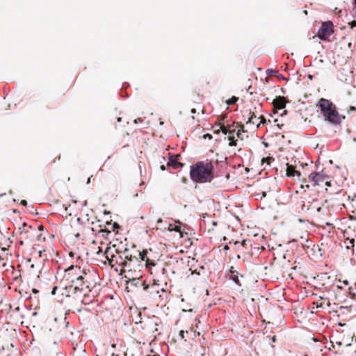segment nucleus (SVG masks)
<instances>
[{"instance_id": "nucleus-31", "label": "nucleus", "mask_w": 356, "mask_h": 356, "mask_svg": "<svg viewBox=\"0 0 356 356\" xmlns=\"http://www.w3.org/2000/svg\"><path fill=\"white\" fill-rule=\"evenodd\" d=\"M277 76L278 78L282 79H285V78L284 77V76H283V75H282V74H277V76Z\"/></svg>"}, {"instance_id": "nucleus-37", "label": "nucleus", "mask_w": 356, "mask_h": 356, "mask_svg": "<svg viewBox=\"0 0 356 356\" xmlns=\"http://www.w3.org/2000/svg\"><path fill=\"white\" fill-rule=\"evenodd\" d=\"M316 307H323V305L322 304L318 305V303H316Z\"/></svg>"}, {"instance_id": "nucleus-10", "label": "nucleus", "mask_w": 356, "mask_h": 356, "mask_svg": "<svg viewBox=\"0 0 356 356\" xmlns=\"http://www.w3.org/2000/svg\"><path fill=\"white\" fill-rule=\"evenodd\" d=\"M248 115L249 117L247 121V124L250 123L255 124L257 128L261 126V121H259V117H257V115L254 113H252L251 111H249Z\"/></svg>"}, {"instance_id": "nucleus-8", "label": "nucleus", "mask_w": 356, "mask_h": 356, "mask_svg": "<svg viewBox=\"0 0 356 356\" xmlns=\"http://www.w3.org/2000/svg\"><path fill=\"white\" fill-rule=\"evenodd\" d=\"M179 155H170L167 162V165L168 167H172L174 169L179 168L183 166V164L178 161Z\"/></svg>"}, {"instance_id": "nucleus-30", "label": "nucleus", "mask_w": 356, "mask_h": 356, "mask_svg": "<svg viewBox=\"0 0 356 356\" xmlns=\"http://www.w3.org/2000/svg\"><path fill=\"white\" fill-rule=\"evenodd\" d=\"M57 289H58V288H57V286H54V287L52 289L51 293H52L53 295H54V294L56 293V291Z\"/></svg>"}, {"instance_id": "nucleus-15", "label": "nucleus", "mask_w": 356, "mask_h": 356, "mask_svg": "<svg viewBox=\"0 0 356 356\" xmlns=\"http://www.w3.org/2000/svg\"><path fill=\"white\" fill-rule=\"evenodd\" d=\"M133 249H135L134 247L131 249H129L127 248H125L124 250L120 251L118 250H116L118 254H124L126 256H129L131 252H133Z\"/></svg>"}, {"instance_id": "nucleus-2", "label": "nucleus", "mask_w": 356, "mask_h": 356, "mask_svg": "<svg viewBox=\"0 0 356 356\" xmlns=\"http://www.w3.org/2000/svg\"><path fill=\"white\" fill-rule=\"evenodd\" d=\"M317 106L325 120L332 125L339 126L346 117L339 114L336 106L329 99L321 98Z\"/></svg>"}, {"instance_id": "nucleus-51", "label": "nucleus", "mask_w": 356, "mask_h": 356, "mask_svg": "<svg viewBox=\"0 0 356 356\" xmlns=\"http://www.w3.org/2000/svg\"><path fill=\"white\" fill-rule=\"evenodd\" d=\"M230 272H231V273H234L233 267H232V268H231Z\"/></svg>"}, {"instance_id": "nucleus-13", "label": "nucleus", "mask_w": 356, "mask_h": 356, "mask_svg": "<svg viewBox=\"0 0 356 356\" xmlns=\"http://www.w3.org/2000/svg\"><path fill=\"white\" fill-rule=\"evenodd\" d=\"M138 258L141 261H146V265H150V261L147 257V252L143 250V252L139 251V254H137V259Z\"/></svg>"}, {"instance_id": "nucleus-46", "label": "nucleus", "mask_w": 356, "mask_h": 356, "mask_svg": "<svg viewBox=\"0 0 356 356\" xmlns=\"http://www.w3.org/2000/svg\"><path fill=\"white\" fill-rule=\"evenodd\" d=\"M83 206H86L87 205V201H84L83 204Z\"/></svg>"}, {"instance_id": "nucleus-45", "label": "nucleus", "mask_w": 356, "mask_h": 356, "mask_svg": "<svg viewBox=\"0 0 356 356\" xmlns=\"http://www.w3.org/2000/svg\"><path fill=\"white\" fill-rule=\"evenodd\" d=\"M264 145L265 147H268V143H265V142H264Z\"/></svg>"}, {"instance_id": "nucleus-28", "label": "nucleus", "mask_w": 356, "mask_h": 356, "mask_svg": "<svg viewBox=\"0 0 356 356\" xmlns=\"http://www.w3.org/2000/svg\"><path fill=\"white\" fill-rule=\"evenodd\" d=\"M204 268V266H201L200 267L199 270H197V269L195 270L194 273H197V274L200 275V271H201V270H203ZM192 273H193V272Z\"/></svg>"}, {"instance_id": "nucleus-5", "label": "nucleus", "mask_w": 356, "mask_h": 356, "mask_svg": "<svg viewBox=\"0 0 356 356\" xmlns=\"http://www.w3.org/2000/svg\"><path fill=\"white\" fill-rule=\"evenodd\" d=\"M137 254H139V251L136 249H133V252H131L129 256L120 254L119 258L120 259L121 266L124 268L131 270V263L138 262Z\"/></svg>"}, {"instance_id": "nucleus-24", "label": "nucleus", "mask_w": 356, "mask_h": 356, "mask_svg": "<svg viewBox=\"0 0 356 356\" xmlns=\"http://www.w3.org/2000/svg\"><path fill=\"white\" fill-rule=\"evenodd\" d=\"M203 138L204 139H209V140H211L213 137H212V135L210 134H206L203 136Z\"/></svg>"}, {"instance_id": "nucleus-43", "label": "nucleus", "mask_w": 356, "mask_h": 356, "mask_svg": "<svg viewBox=\"0 0 356 356\" xmlns=\"http://www.w3.org/2000/svg\"><path fill=\"white\" fill-rule=\"evenodd\" d=\"M121 120H122V118H118V122H121Z\"/></svg>"}, {"instance_id": "nucleus-11", "label": "nucleus", "mask_w": 356, "mask_h": 356, "mask_svg": "<svg viewBox=\"0 0 356 356\" xmlns=\"http://www.w3.org/2000/svg\"><path fill=\"white\" fill-rule=\"evenodd\" d=\"M309 177L314 182V185L318 184L320 181H323L324 178V175L321 172H312Z\"/></svg>"}, {"instance_id": "nucleus-3", "label": "nucleus", "mask_w": 356, "mask_h": 356, "mask_svg": "<svg viewBox=\"0 0 356 356\" xmlns=\"http://www.w3.org/2000/svg\"><path fill=\"white\" fill-rule=\"evenodd\" d=\"M213 165L211 163L197 162L191 167L190 176L197 183L211 182L213 178Z\"/></svg>"}, {"instance_id": "nucleus-34", "label": "nucleus", "mask_w": 356, "mask_h": 356, "mask_svg": "<svg viewBox=\"0 0 356 356\" xmlns=\"http://www.w3.org/2000/svg\"><path fill=\"white\" fill-rule=\"evenodd\" d=\"M271 341H272L273 342H275V341H276V337H275V336L272 337H271Z\"/></svg>"}, {"instance_id": "nucleus-14", "label": "nucleus", "mask_w": 356, "mask_h": 356, "mask_svg": "<svg viewBox=\"0 0 356 356\" xmlns=\"http://www.w3.org/2000/svg\"><path fill=\"white\" fill-rule=\"evenodd\" d=\"M316 202V200H314L312 202H308V203H309V206H307L305 203H303L301 207L302 210L305 212L309 211L312 209V207H314L313 204H314Z\"/></svg>"}, {"instance_id": "nucleus-49", "label": "nucleus", "mask_w": 356, "mask_h": 356, "mask_svg": "<svg viewBox=\"0 0 356 356\" xmlns=\"http://www.w3.org/2000/svg\"><path fill=\"white\" fill-rule=\"evenodd\" d=\"M343 283H344L345 284H348V282L347 280H345V281L343 282Z\"/></svg>"}, {"instance_id": "nucleus-12", "label": "nucleus", "mask_w": 356, "mask_h": 356, "mask_svg": "<svg viewBox=\"0 0 356 356\" xmlns=\"http://www.w3.org/2000/svg\"><path fill=\"white\" fill-rule=\"evenodd\" d=\"M286 175L289 177L294 176L300 177L301 174L299 171L296 170L293 165H287Z\"/></svg>"}, {"instance_id": "nucleus-29", "label": "nucleus", "mask_w": 356, "mask_h": 356, "mask_svg": "<svg viewBox=\"0 0 356 356\" xmlns=\"http://www.w3.org/2000/svg\"><path fill=\"white\" fill-rule=\"evenodd\" d=\"M20 204H21L22 205H23V206H26V205H27V204H28V202H27V201H26V200H21Z\"/></svg>"}, {"instance_id": "nucleus-4", "label": "nucleus", "mask_w": 356, "mask_h": 356, "mask_svg": "<svg viewBox=\"0 0 356 356\" xmlns=\"http://www.w3.org/2000/svg\"><path fill=\"white\" fill-rule=\"evenodd\" d=\"M333 23L331 21L323 22L317 35L322 40H327L334 32Z\"/></svg>"}, {"instance_id": "nucleus-9", "label": "nucleus", "mask_w": 356, "mask_h": 356, "mask_svg": "<svg viewBox=\"0 0 356 356\" xmlns=\"http://www.w3.org/2000/svg\"><path fill=\"white\" fill-rule=\"evenodd\" d=\"M273 104L275 108L278 109H283L286 106V100L284 97L278 96L274 99Z\"/></svg>"}, {"instance_id": "nucleus-50", "label": "nucleus", "mask_w": 356, "mask_h": 356, "mask_svg": "<svg viewBox=\"0 0 356 356\" xmlns=\"http://www.w3.org/2000/svg\"><path fill=\"white\" fill-rule=\"evenodd\" d=\"M266 193L265 192H264V193H263V194H262V196H263V197H265V196H266Z\"/></svg>"}, {"instance_id": "nucleus-23", "label": "nucleus", "mask_w": 356, "mask_h": 356, "mask_svg": "<svg viewBox=\"0 0 356 356\" xmlns=\"http://www.w3.org/2000/svg\"><path fill=\"white\" fill-rule=\"evenodd\" d=\"M232 280L237 284H239V279L238 277V276L236 275H234L232 276Z\"/></svg>"}, {"instance_id": "nucleus-25", "label": "nucleus", "mask_w": 356, "mask_h": 356, "mask_svg": "<svg viewBox=\"0 0 356 356\" xmlns=\"http://www.w3.org/2000/svg\"><path fill=\"white\" fill-rule=\"evenodd\" d=\"M349 25L351 29L356 27V20H353L351 22L349 23Z\"/></svg>"}, {"instance_id": "nucleus-40", "label": "nucleus", "mask_w": 356, "mask_h": 356, "mask_svg": "<svg viewBox=\"0 0 356 356\" xmlns=\"http://www.w3.org/2000/svg\"><path fill=\"white\" fill-rule=\"evenodd\" d=\"M90 179H91V177H89L88 179L87 184H90Z\"/></svg>"}, {"instance_id": "nucleus-41", "label": "nucleus", "mask_w": 356, "mask_h": 356, "mask_svg": "<svg viewBox=\"0 0 356 356\" xmlns=\"http://www.w3.org/2000/svg\"><path fill=\"white\" fill-rule=\"evenodd\" d=\"M180 334L181 335V337L184 338V331H181Z\"/></svg>"}, {"instance_id": "nucleus-21", "label": "nucleus", "mask_w": 356, "mask_h": 356, "mask_svg": "<svg viewBox=\"0 0 356 356\" xmlns=\"http://www.w3.org/2000/svg\"><path fill=\"white\" fill-rule=\"evenodd\" d=\"M316 202H317V201H316L315 203H316ZM314 207H312V209H316V211H317L318 213H321V212H322V210H323V209H322V207H320V206H318V207H317L316 204H313V207H314Z\"/></svg>"}, {"instance_id": "nucleus-47", "label": "nucleus", "mask_w": 356, "mask_h": 356, "mask_svg": "<svg viewBox=\"0 0 356 356\" xmlns=\"http://www.w3.org/2000/svg\"><path fill=\"white\" fill-rule=\"evenodd\" d=\"M138 120H140V119H136V120H134V122H135V123H138Z\"/></svg>"}, {"instance_id": "nucleus-19", "label": "nucleus", "mask_w": 356, "mask_h": 356, "mask_svg": "<svg viewBox=\"0 0 356 356\" xmlns=\"http://www.w3.org/2000/svg\"><path fill=\"white\" fill-rule=\"evenodd\" d=\"M229 146H236V145L237 140L234 139V136H229Z\"/></svg>"}, {"instance_id": "nucleus-52", "label": "nucleus", "mask_w": 356, "mask_h": 356, "mask_svg": "<svg viewBox=\"0 0 356 356\" xmlns=\"http://www.w3.org/2000/svg\"><path fill=\"white\" fill-rule=\"evenodd\" d=\"M326 185H327V186H330V182L327 181V182H326Z\"/></svg>"}, {"instance_id": "nucleus-7", "label": "nucleus", "mask_w": 356, "mask_h": 356, "mask_svg": "<svg viewBox=\"0 0 356 356\" xmlns=\"http://www.w3.org/2000/svg\"><path fill=\"white\" fill-rule=\"evenodd\" d=\"M32 229L31 225H28L26 222H23L22 226L19 227L20 235L25 239L31 237L29 235L31 230Z\"/></svg>"}, {"instance_id": "nucleus-20", "label": "nucleus", "mask_w": 356, "mask_h": 356, "mask_svg": "<svg viewBox=\"0 0 356 356\" xmlns=\"http://www.w3.org/2000/svg\"><path fill=\"white\" fill-rule=\"evenodd\" d=\"M218 126L220 127V129L221 130V131L224 134H227L229 133V129L225 127L224 125H222L221 124H219Z\"/></svg>"}, {"instance_id": "nucleus-32", "label": "nucleus", "mask_w": 356, "mask_h": 356, "mask_svg": "<svg viewBox=\"0 0 356 356\" xmlns=\"http://www.w3.org/2000/svg\"><path fill=\"white\" fill-rule=\"evenodd\" d=\"M191 113L192 114H195V113H196V110H195V108H192V109L191 110Z\"/></svg>"}, {"instance_id": "nucleus-42", "label": "nucleus", "mask_w": 356, "mask_h": 356, "mask_svg": "<svg viewBox=\"0 0 356 356\" xmlns=\"http://www.w3.org/2000/svg\"><path fill=\"white\" fill-rule=\"evenodd\" d=\"M295 241H296V239H292V240H291V241L289 242V243H293V242H295Z\"/></svg>"}, {"instance_id": "nucleus-16", "label": "nucleus", "mask_w": 356, "mask_h": 356, "mask_svg": "<svg viewBox=\"0 0 356 356\" xmlns=\"http://www.w3.org/2000/svg\"><path fill=\"white\" fill-rule=\"evenodd\" d=\"M266 74L268 76H276L277 74H279L278 71L277 70H273V69H268L266 70Z\"/></svg>"}, {"instance_id": "nucleus-44", "label": "nucleus", "mask_w": 356, "mask_h": 356, "mask_svg": "<svg viewBox=\"0 0 356 356\" xmlns=\"http://www.w3.org/2000/svg\"><path fill=\"white\" fill-rule=\"evenodd\" d=\"M308 77H309V79H311V80L313 79V76H312V75H309V76H308Z\"/></svg>"}, {"instance_id": "nucleus-18", "label": "nucleus", "mask_w": 356, "mask_h": 356, "mask_svg": "<svg viewBox=\"0 0 356 356\" xmlns=\"http://www.w3.org/2000/svg\"><path fill=\"white\" fill-rule=\"evenodd\" d=\"M178 225H175L174 227L172 228V230H174L177 232H181V222L179 221L177 222Z\"/></svg>"}, {"instance_id": "nucleus-27", "label": "nucleus", "mask_w": 356, "mask_h": 356, "mask_svg": "<svg viewBox=\"0 0 356 356\" xmlns=\"http://www.w3.org/2000/svg\"><path fill=\"white\" fill-rule=\"evenodd\" d=\"M204 268V266H201L200 267L199 270H197V269L195 270L194 273H197V274L200 275V271H201V270H203ZM192 273H193V272Z\"/></svg>"}, {"instance_id": "nucleus-17", "label": "nucleus", "mask_w": 356, "mask_h": 356, "mask_svg": "<svg viewBox=\"0 0 356 356\" xmlns=\"http://www.w3.org/2000/svg\"><path fill=\"white\" fill-rule=\"evenodd\" d=\"M238 97H232V98L227 99L226 103L228 105H232V104H234L238 101Z\"/></svg>"}, {"instance_id": "nucleus-33", "label": "nucleus", "mask_w": 356, "mask_h": 356, "mask_svg": "<svg viewBox=\"0 0 356 356\" xmlns=\"http://www.w3.org/2000/svg\"><path fill=\"white\" fill-rule=\"evenodd\" d=\"M223 249H224V250H228L229 249V248L227 245H226L224 246Z\"/></svg>"}, {"instance_id": "nucleus-54", "label": "nucleus", "mask_w": 356, "mask_h": 356, "mask_svg": "<svg viewBox=\"0 0 356 356\" xmlns=\"http://www.w3.org/2000/svg\"><path fill=\"white\" fill-rule=\"evenodd\" d=\"M355 4L356 5V0L355 1Z\"/></svg>"}, {"instance_id": "nucleus-36", "label": "nucleus", "mask_w": 356, "mask_h": 356, "mask_svg": "<svg viewBox=\"0 0 356 356\" xmlns=\"http://www.w3.org/2000/svg\"><path fill=\"white\" fill-rule=\"evenodd\" d=\"M102 232H106L107 234L111 233V232L108 230H102Z\"/></svg>"}, {"instance_id": "nucleus-53", "label": "nucleus", "mask_w": 356, "mask_h": 356, "mask_svg": "<svg viewBox=\"0 0 356 356\" xmlns=\"http://www.w3.org/2000/svg\"><path fill=\"white\" fill-rule=\"evenodd\" d=\"M283 113H284V114H286V110H285V111H284V112H283Z\"/></svg>"}, {"instance_id": "nucleus-26", "label": "nucleus", "mask_w": 356, "mask_h": 356, "mask_svg": "<svg viewBox=\"0 0 356 356\" xmlns=\"http://www.w3.org/2000/svg\"><path fill=\"white\" fill-rule=\"evenodd\" d=\"M259 118H260L259 121H261V125L264 124L266 122L265 118L262 115H261Z\"/></svg>"}, {"instance_id": "nucleus-35", "label": "nucleus", "mask_w": 356, "mask_h": 356, "mask_svg": "<svg viewBox=\"0 0 356 356\" xmlns=\"http://www.w3.org/2000/svg\"><path fill=\"white\" fill-rule=\"evenodd\" d=\"M161 170H163V171L165 170V167L164 165H161Z\"/></svg>"}, {"instance_id": "nucleus-48", "label": "nucleus", "mask_w": 356, "mask_h": 356, "mask_svg": "<svg viewBox=\"0 0 356 356\" xmlns=\"http://www.w3.org/2000/svg\"><path fill=\"white\" fill-rule=\"evenodd\" d=\"M114 227H119V225H118L117 223H115V224H114Z\"/></svg>"}, {"instance_id": "nucleus-38", "label": "nucleus", "mask_w": 356, "mask_h": 356, "mask_svg": "<svg viewBox=\"0 0 356 356\" xmlns=\"http://www.w3.org/2000/svg\"><path fill=\"white\" fill-rule=\"evenodd\" d=\"M38 228H39L40 230H43V226L42 225H40Z\"/></svg>"}, {"instance_id": "nucleus-6", "label": "nucleus", "mask_w": 356, "mask_h": 356, "mask_svg": "<svg viewBox=\"0 0 356 356\" xmlns=\"http://www.w3.org/2000/svg\"><path fill=\"white\" fill-rule=\"evenodd\" d=\"M65 272V281L68 282L71 284L72 283V280L81 277V275H82L86 270H83L80 267L72 265L67 268Z\"/></svg>"}, {"instance_id": "nucleus-1", "label": "nucleus", "mask_w": 356, "mask_h": 356, "mask_svg": "<svg viewBox=\"0 0 356 356\" xmlns=\"http://www.w3.org/2000/svg\"><path fill=\"white\" fill-rule=\"evenodd\" d=\"M97 274L90 271L84 272L81 277L72 280V283L65 287L68 293H76V292L84 293L86 296L87 293L91 291V288L95 286V277Z\"/></svg>"}, {"instance_id": "nucleus-22", "label": "nucleus", "mask_w": 356, "mask_h": 356, "mask_svg": "<svg viewBox=\"0 0 356 356\" xmlns=\"http://www.w3.org/2000/svg\"><path fill=\"white\" fill-rule=\"evenodd\" d=\"M264 160L266 161L268 165H270V162L272 161H274V159L273 157H267L266 159H263L262 161H264Z\"/></svg>"}, {"instance_id": "nucleus-39", "label": "nucleus", "mask_w": 356, "mask_h": 356, "mask_svg": "<svg viewBox=\"0 0 356 356\" xmlns=\"http://www.w3.org/2000/svg\"><path fill=\"white\" fill-rule=\"evenodd\" d=\"M350 109L351 111H355V107H353V106H350Z\"/></svg>"}]
</instances>
